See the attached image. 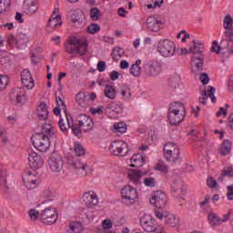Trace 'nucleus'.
Returning <instances> with one entry per match:
<instances>
[{
    "label": "nucleus",
    "instance_id": "1",
    "mask_svg": "<svg viewBox=\"0 0 233 233\" xmlns=\"http://www.w3.org/2000/svg\"><path fill=\"white\" fill-rule=\"evenodd\" d=\"M54 137V127L50 123H45L40 133L31 137L33 146L39 152H46L50 148V138Z\"/></svg>",
    "mask_w": 233,
    "mask_h": 233
},
{
    "label": "nucleus",
    "instance_id": "2",
    "mask_svg": "<svg viewBox=\"0 0 233 233\" xmlns=\"http://www.w3.org/2000/svg\"><path fill=\"white\" fill-rule=\"evenodd\" d=\"M66 54L76 52L79 56H85L88 52V40L85 37L71 36L69 44L65 46Z\"/></svg>",
    "mask_w": 233,
    "mask_h": 233
},
{
    "label": "nucleus",
    "instance_id": "3",
    "mask_svg": "<svg viewBox=\"0 0 233 233\" xmlns=\"http://www.w3.org/2000/svg\"><path fill=\"white\" fill-rule=\"evenodd\" d=\"M167 119L173 127L181 125L185 119V106L181 102H174L168 108Z\"/></svg>",
    "mask_w": 233,
    "mask_h": 233
},
{
    "label": "nucleus",
    "instance_id": "4",
    "mask_svg": "<svg viewBox=\"0 0 233 233\" xmlns=\"http://www.w3.org/2000/svg\"><path fill=\"white\" fill-rule=\"evenodd\" d=\"M189 54H193L191 58L192 68H197L198 72L203 70L205 65V55H203V44L193 41V46L189 47Z\"/></svg>",
    "mask_w": 233,
    "mask_h": 233
},
{
    "label": "nucleus",
    "instance_id": "5",
    "mask_svg": "<svg viewBox=\"0 0 233 233\" xmlns=\"http://www.w3.org/2000/svg\"><path fill=\"white\" fill-rule=\"evenodd\" d=\"M163 63L159 60H148L144 63L143 69L148 77H157L161 74Z\"/></svg>",
    "mask_w": 233,
    "mask_h": 233
},
{
    "label": "nucleus",
    "instance_id": "6",
    "mask_svg": "<svg viewBox=\"0 0 233 233\" xmlns=\"http://www.w3.org/2000/svg\"><path fill=\"white\" fill-rule=\"evenodd\" d=\"M157 52L163 57H172L176 54V44L169 39L160 40L157 46Z\"/></svg>",
    "mask_w": 233,
    "mask_h": 233
},
{
    "label": "nucleus",
    "instance_id": "7",
    "mask_svg": "<svg viewBox=\"0 0 233 233\" xmlns=\"http://www.w3.org/2000/svg\"><path fill=\"white\" fill-rule=\"evenodd\" d=\"M164 156L167 161H171L172 163H176V161L179 160V147L174 142H167L164 147Z\"/></svg>",
    "mask_w": 233,
    "mask_h": 233
},
{
    "label": "nucleus",
    "instance_id": "8",
    "mask_svg": "<svg viewBox=\"0 0 233 233\" xmlns=\"http://www.w3.org/2000/svg\"><path fill=\"white\" fill-rule=\"evenodd\" d=\"M109 152L112 156H127V152H128V145L123 140H115L110 144Z\"/></svg>",
    "mask_w": 233,
    "mask_h": 233
},
{
    "label": "nucleus",
    "instance_id": "9",
    "mask_svg": "<svg viewBox=\"0 0 233 233\" xmlns=\"http://www.w3.org/2000/svg\"><path fill=\"white\" fill-rule=\"evenodd\" d=\"M9 97L15 101L16 105H25L28 101V96H26V89L25 87L12 88Z\"/></svg>",
    "mask_w": 233,
    "mask_h": 233
},
{
    "label": "nucleus",
    "instance_id": "10",
    "mask_svg": "<svg viewBox=\"0 0 233 233\" xmlns=\"http://www.w3.org/2000/svg\"><path fill=\"white\" fill-rule=\"evenodd\" d=\"M57 210L54 208H46L40 214V219L44 225H54V223L57 222Z\"/></svg>",
    "mask_w": 233,
    "mask_h": 233
},
{
    "label": "nucleus",
    "instance_id": "11",
    "mask_svg": "<svg viewBox=\"0 0 233 233\" xmlns=\"http://www.w3.org/2000/svg\"><path fill=\"white\" fill-rule=\"evenodd\" d=\"M48 165L52 172H61L65 162H63V157L57 153H53L48 159Z\"/></svg>",
    "mask_w": 233,
    "mask_h": 233
},
{
    "label": "nucleus",
    "instance_id": "12",
    "mask_svg": "<svg viewBox=\"0 0 233 233\" xmlns=\"http://www.w3.org/2000/svg\"><path fill=\"white\" fill-rule=\"evenodd\" d=\"M140 226L145 232H156V230H157L156 219H154L150 215H144L140 218Z\"/></svg>",
    "mask_w": 233,
    "mask_h": 233
},
{
    "label": "nucleus",
    "instance_id": "13",
    "mask_svg": "<svg viewBox=\"0 0 233 233\" xmlns=\"http://www.w3.org/2000/svg\"><path fill=\"white\" fill-rule=\"evenodd\" d=\"M69 165L73 167V168L80 170V174L82 176H88V174H92V167H90L86 163L82 162L79 158L75 157L74 159L69 160Z\"/></svg>",
    "mask_w": 233,
    "mask_h": 233
},
{
    "label": "nucleus",
    "instance_id": "14",
    "mask_svg": "<svg viewBox=\"0 0 233 233\" xmlns=\"http://www.w3.org/2000/svg\"><path fill=\"white\" fill-rule=\"evenodd\" d=\"M149 203L157 208H164L167 205V195L163 191H155Z\"/></svg>",
    "mask_w": 233,
    "mask_h": 233
},
{
    "label": "nucleus",
    "instance_id": "15",
    "mask_svg": "<svg viewBox=\"0 0 233 233\" xmlns=\"http://www.w3.org/2000/svg\"><path fill=\"white\" fill-rule=\"evenodd\" d=\"M222 50H227L228 54H233V46H230V42L227 39H222L220 44L218 41H213L211 46V52L219 54Z\"/></svg>",
    "mask_w": 233,
    "mask_h": 233
},
{
    "label": "nucleus",
    "instance_id": "16",
    "mask_svg": "<svg viewBox=\"0 0 233 233\" xmlns=\"http://www.w3.org/2000/svg\"><path fill=\"white\" fill-rule=\"evenodd\" d=\"M82 201L87 208H92L99 203V199L97 198V195L94 191L85 192L82 197Z\"/></svg>",
    "mask_w": 233,
    "mask_h": 233
},
{
    "label": "nucleus",
    "instance_id": "17",
    "mask_svg": "<svg viewBox=\"0 0 233 233\" xmlns=\"http://www.w3.org/2000/svg\"><path fill=\"white\" fill-rule=\"evenodd\" d=\"M78 126L84 129V132H89L94 128V120L87 115L82 114L76 117Z\"/></svg>",
    "mask_w": 233,
    "mask_h": 233
},
{
    "label": "nucleus",
    "instance_id": "18",
    "mask_svg": "<svg viewBox=\"0 0 233 233\" xmlns=\"http://www.w3.org/2000/svg\"><path fill=\"white\" fill-rule=\"evenodd\" d=\"M22 179L25 188L28 190H34L35 188H37V185H39L37 177L32 173H25L22 176Z\"/></svg>",
    "mask_w": 233,
    "mask_h": 233
},
{
    "label": "nucleus",
    "instance_id": "19",
    "mask_svg": "<svg viewBox=\"0 0 233 233\" xmlns=\"http://www.w3.org/2000/svg\"><path fill=\"white\" fill-rule=\"evenodd\" d=\"M121 196L122 199H127V201H136L139 197L137 189L128 185L122 188Z\"/></svg>",
    "mask_w": 233,
    "mask_h": 233
},
{
    "label": "nucleus",
    "instance_id": "20",
    "mask_svg": "<svg viewBox=\"0 0 233 233\" xmlns=\"http://www.w3.org/2000/svg\"><path fill=\"white\" fill-rule=\"evenodd\" d=\"M21 81L24 85L25 88L27 90H32L35 84L34 83V78H32V75L28 69H24L21 73Z\"/></svg>",
    "mask_w": 233,
    "mask_h": 233
},
{
    "label": "nucleus",
    "instance_id": "21",
    "mask_svg": "<svg viewBox=\"0 0 233 233\" xmlns=\"http://www.w3.org/2000/svg\"><path fill=\"white\" fill-rule=\"evenodd\" d=\"M28 161L31 168H41V167L44 165L43 157H41V156L35 152L29 155Z\"/></svg>",
    "mask_w": 233,
    "mask_h": 233
},
{
    "label": "nucleus",
    "instance_id": "22",
    "mask_svg": "<svg viewBox=\"0 0 233 233\" xmlns=\"http://www.w3.org/2000/svg\"><path fill=\"white\" fill-rule=\"evenodd\" d=\"M147 161V156L137 153L132 156L130 162L132 163L131 167H135L136 168H139L145 165Z\"/></svg>",
    "mask_w": 233,
    "mask_h": 233
},
{
    "label": "nucleus",
    "instance_id": "23",
    "mask_svg": "<svg viewBox=\"0 0 233 233\" xmlns=\"http://www.w3.org/2000/svg\"><path fill=\"white\" fill-rule=\"evenodd\" d=\"M123 108H125L123 103H112L107 107L108 113L111 114L112 117H118L119 116H121V114H123Z\"/></svg>",
    "mask_w": 233,
    "mask_h": 233
},
{
    "label": "nucleus",
    "instance_id": "24",
    "mask_svg": "<svg viewBox=\"0 0 233 233\" xmlns=\"http://www.w3.org/2000/svg\"><path fill=\"white\" fill-rule=\"evenodd\" d=\"M171 189H172L174 198H183V196L187 194V191L183 189V183L181 182L174 181L171 184Z\"/></svg>",
    "mask_w": 233,
    "mask_h": 233
},
{
    "label": "nucleus",
    "instance_id": "25",
    "mask_svg": "<svg viewBox=\"0 0 233 233\" xmlns=\"http://www.w3.org/2000/svg\"><path fill=\"white\" fill-rule=\"evenodd\" d=\"M146 26L150 32H159L161 30V23L156 20L154 16H149L147 19Z\"/></svg>",
    "mask_w": 233,
    "mask_h": 233
},
{
    "label": "nucleus",
    "instance_id": "26",
    "mask_svg": "<svg viewBox=\"0 0 233 233\" xmlns=\"http://www.w3.org/2000/svg\"><path fill=\"white\" fill-rule=\"evenodd\" d=\"M36 110L40 121H46V119H48V106L46 103L41 102Z\"/></svg>",
    "mask_w": 233,
    "mask_h": 233
},
{
    "label": "nucleus",
    "instance_id": "27",
    "mask_svg": "<svg viewBox=\"0 0 233 233\" xmlns=\"http://www.w3.org/2000/svg\"><path fill=\"white\" fill-rule=\"evenodd\" d=\"M232 152V142L228 139L224 140L218 148V153L220 156H228Z\"/></svg>",
    "mask_w": 233,
    "mask_h": 233
},
{
    "label": "nucleus",
    "instance_id": "28",
    "mask_svg": "<svg viewBox=\"0 0 233 233\" xmlns=\"http://www.w3.org/2000/svg\"><path fill=\"white\" fill-rule=\"evenodd\" d=\"M142 177H143V172L137 169H133L128 173V177L131 183H134V185H141Z\"/></svg>",
    "mask_w": 233,
    "mask_h": 233
},
{
    "label": "nucleus",
    "instance_id": "29",
    "mask_svg": "<svg viewBox=\"0 0 233 233\" xmlns=\"http://www.w3.org/2000/svg\"><path fill=\"white\" fill-rule=\"evenodd\" d=\"M6 177H8L6 169H0V188L3 192H8L9 189Z\"/></svg>",
    "mask_w": 233,
    "mask_h": 233
},
{
    "label": "nucleus",
    "instance_id": "30",
    "mask_svg": "<svg viewBox=\"0 0 233 233\" xmlns=\"http://www.w3.org/2000/svg\"><path fill=\"white\" fill-rule=\"evenodd\" d=\"M165 223L168 227H177V225H179V218L172 213L167 212L165 214Z\"/></svg>",
    "mask_w": 233,
    "mask_h": 233
},
{
    "label": "nucleus",
    "instance_id": "31",
    "mask_svg": "<svg viewBox=\"0 0 233 233\" xmlns=\"http://www.w3.org/2000/svg\"><path fill=\"white\" fill-rule=\"evenodd\" d=\"M23 8L31 14H35L37 12V0H24Z\"/></svg>",
    "mask_w": 233,
    "mask_h": 233
},
{
    "label": "nucleus",
    "instance_id": "32",
    "mask_svg": "<svg viewBox=\"0 0 233 233\" xmlns=\"http://www.w3.org/2000/svg\"><path fill=\"white\" fill-rule=\"evenodd\" d=\"M76 99L80 108H86L88 106V95L86 93L80 92L76 94Z\"/></svg>",
    "mask_w": 233,
    "mask_h": 233
},
{
    "label": "nucleus",
    "instance_id": "33",
    "mask_svg": "<svg viewBox=\"0 0 233 233\" xmlns=\"http://www.w3.org/2000/svg\"><path fill=\"white\" fill-rule=\"evenodd\" d=\"M233 19L230 15H227L224 18V24L223 26L225 28L224 35H230L233 31L232 27Z\"/></svg>",
    "mask_w": 233,
    "mask_h": 233
},
{
    "label": "nucleus",
    "instance_id": "34",
    "mask_svg": "<svg viewBox=\"0 0 233 233\" xmlns=\"http://www.w3.org/2000/svg\"><path fill=\"white\" fill-rule=\"evenodd\" d=\"M141 60L137 59L136 63L131 66L129 72L134 77H139L141 76Z\"/></svg>",
    "mask_w": 233,
    "mask_h": 233
},
{
    "label": "nucleus",
    "instance_id": "35",
    "mask_svg": "<svg viewBox=\"0 0 233 233\" xmlns=\"http://www.w3.org/2000/svg\"><path fill=\"white\" fill-rule=\"evenodd\" d=\"M66 231L68 233H81L83 232V224L81 222H71Z\"/></svg>",
    "mask_w": 233,
    "mask_h": 233
},
{
    "label": "nucleus",
    "instance_id": "36",
    "mask_svg": "<svg viewBox=\"0 0 233 233\" xmlns=\"http://www.w3.org/2000/svg\"><path fill=\"white\" fill-rule=\"evenodd\" d=\"M104 96L108 99H114L116 97L117 93L116 92V87L111 85H106L104 88Z\"/></svg>",
    "mask_w": 233,
    "mask_h": 233
},
{
    "label": "nucleus",
    "instance_id": "37",
    "mask_svg": "<svg viewBox=\"0 0 233 233\" xmlns=\"http://www.w3.org/2000/svg\"><path fill=\"white\" fill-rule=\"evenodd\" d=\"M208 219L212 227H218V225H222L221 218H219V216L214 212L208 214Z\"/></svg>",
    "mask_w": 233,
    "mask_h": 233
},
{
    "label": "nucleus",
    "instance_id": "38",
    "mask_svg": "<svg viewBox=\"0 0 233 233\" xmlns=\"http://www.w3.org/2000/svg\"><path fill=\"white\" fill-rule=\"evenodd\" d=\"M125 51L121 47H115L111 53V57L114 61H118L119 58L123 57Z\"/></svg>",
    "mask_w": 233,
    "mask_h": 233
},
{
    "label": "nucleus",
    "instance_id": "39",
    "mask_svg": "<svg viewBox=\"0 0 233 233\" xmlns=\"http://www.w3.org/2000/svg\"><path fill=\"white\" fill-rule=\"evenodd\" d=\"M227 221H230L231 225H233V209H228V211L220 218L221 224L227 223Z\"/></svg>",
    "mask_w": 233,
    "mask_h": 233
},
{
    "label": "nucleus",
    "instance_id": "40",
    "mask_svg": "<svg viewBox=\"0 0 233 233\" xmlns=\"http://www.w3.org/2000/svg\"><path fill=\"white\" fill-rule=\"evenodd\" d=\"M233 177V167H228L223 170L220 177H218V181H223V177Z\"/></svg>",
    "mask_w": 233,
    "mask_h": 233
},
{
    "label": "nucleus",
    "instance_id": "41",
    "mask_svg": "<svg viewBox=\"0 0 233 233\" xmlns=\"http://www.w3.org/2000/svg\"><path fill=\"white\" fill-rule=\"evenodd\" d=\"M101 17V11L97 7H93L90 10V18L92 21H99Z\"/></svg>",
    "mask_w": 233,
    "mask_h": 233
},
{
    "label": "nucleus",
    "instance_id": "42",
    "mask_svg": "<svg viewBox=\"0 0 233 233\" xmlns=\"http://www.w3.org/2000/svg\"><path fill=\"white\" fill-rule=\"evenodd\" d=\"M85 147L81 144H75L74 153L76 157H81V156H85Z\"/></svg>",
    "mask_w": 233,
    "mask_h": 233
},
{
    "label": "nucleus",
    "instance_id": "43",
    "mask_svg": "<svg viewBox=\"0 0 233 233\" xmlns=\"http://www.w3.org/2000/svg\"><path fill=\"white\" fill-rule=\"evenodd\" d=\"M18 46H26V45H28V36L26 35V34H23L20 33L18 35Z\"/></svg>",
    "mask_w": 233,
    "mask_h": 233
},
{
    "label": "nucleus",
    "instance_id": "44",
    "mask_svg": "<svg viewBox=\"0 0 233 233\" xmlns=\"http://www.w3.org/2000/svg\"><path fill=\"white\" fill-rule=\"evenodd\" d=\"M115 132H119L120 134H125L127 132V124L123 122L114 124Z\"/></svg>",
    "mask_w": 233,
    "mask_h": 233
},
{
    "label": "nucleus",
    "instance_id": "45",
    "mask_svg": "<svg viewBox=\"0 0 233 233\" xmlns=\"http://www.w3.org/2000/svg\"><path fill=\"white\" fill-rule=\"evenodd\" d=\"M8 83H10L8 76L0 75V90H5L8 86Z\"/></svg>",
    "mask_w": 233,
    "mask_h": 233
},
{
    "label": "nucleus",
    "instance_id": "46",
    "mask_svg": "<svg viewBox=\"0 0 233 233\" xmlns=\"http://www.w3.org/2000/svg\"><path fill=\"white\" fill-rule=\"evenodd\" d=\"M85 19V15L82 12H75L72 16L73 23H83Z\"/></svg>",
    "mask_w": 233,
    "mask_h": 233
},
{
    "label": "nucleus",
    "instance_id": "47",
    "mask_svg": "<svg viewBox=\"0 0 233 233\" xmlns=\"http://www.w3.org/2000/svg\"><path fill=\"white\" fill-rule=\"evenodd\" d=\"M7 44L9 46H11V48H14V46H19L17 38H15L14 35H9L7 36Z\"/></svg>",
    "mask_w": 233,
    "mask_h": 233
},
{
    "label": "nucleus",
    "instance_id": "48",
    "mask_svg": "<svg viewBox=\"0 0 233 233\" xmlns=\"http://www.w3.org/2000/svg\"><path fill=\"white\" fill-rule=\"evenodd\" d=\"M11 1L10 0H0V14H5L8 6H10Z\"/></svg>",
    "mask_w": 233,
    "mask_h": 233
},
{
    "label": "nucleus",
    "instance_id": "49",
    "mask_svg": "<svg viewBox=\"0 0 233 233\" xmlns=\"http://www.w3.org/2000/svg\"><path fill=\"white\" fill-rule=\"evenodd\" d=\"M99 30H101V26L97 24H90L87 26L88 34H96V32H99Z\"/></svg>",
    "mask_w": 233,
    "mask_h": 233
},
{
    "label": "nucleus",
    "instance_id": "50",
    "mask_svg": "<svg viewBox=\"0 0 233 233\" xmlns=\"http://www.w3.org/2000/svg\"><path fill=\"white\" fill-rule=\"evenodd\" d=\"M61 25H63V22H61V20H49L48 21V26H47V30L49 28H57V26H61Z\"/></svg>",
    "mask_w": 233,
    "mask_h": 233
},
{
    "label": "nucleus",
    "instance_id": "51",
    "mask_svg": "<svg viewBox=\"0 0 233 233\" xmlns=\"http://www.w3.org/2000/svg\"><path fill=\"white\" fill-rule=\"evenodd\" d=\"M8 143V136L6 132L0 131V147H5Z\"/></svg>",
    "mask_w": 233,
    "mask_h": 233
},
{
    "label": "nucleus",
    "instance_id": "52",
    "mask_svg": "<svg viewBox=\"0 0 233 233\" xmlns=\"http://www.w3.org/2000/svg\"><path fill=\"white\" fill-rule=\"evenodd\" d=\"M144 184L146 185V187H150L152 188L153 187H156V178L152 177H146L144 179Z\"/></svg>",
    "mask_w": 233,
    "mask_h": 233
},
{
    "label": "nucleus",
    "instance_id": "53",
    "mask_svg": "<svg viewBox=\"0 0 233 233\" xmlns=\"http://www.w3.org/2000/svg\"><path fill=\"white\" fill-rule=\"evenodd\" d=\"M71 128H72V132H73L74 136H76V137L80 138L82 136L81 127L75 125V126H72Z\"/></svg>",
    "mask_w": 233,
    "mask_h": 233
},
{
    "label": "nucleus",
    "instance_id": "54",
    "mask_svg": "<svg viewBox=\"0 0 233 233\" xmlns=\"http://www.w3.org/2000/svg\"><path fill=\"white\" fill-rule=\"evenodd\" d=\"M56 104L59 108H62V110H66V105H65V101H63V98L60 96H57V94H56Z\"/></svg>",
    "mask_w": 233,
    "mask_h": 233
},
{
    "label": "nucleus",
    "instance_id": "55",
    "mask_svg": "<svg viewBox=\"0 0 233 233\" xmlns=\"http://www.w3.org/2000/svg\"><path fill=\"white\" fill-rule=\"evenodd\" d=\"M169 86L176 90V88H179V80L177 78H170L169 79Z\"/></svg>",
    "mask_w": 233,
    "mask_h": 233
},
{
    "label": "nucleus",
    "instance_id": "56",
    "mask_svg": "<svg viewBox=\"0 0 233 233\" xmlns=\"http://www.w3.org/2000/svg\"><path fill=\"white\" fill-rule=\"evenodd\" d=\"M29 218L33 221H36V219H38V218H39V211H37L35 209H30L29 210Z\"/></svg>",
    "mask_w": 233,
    "mask_h": 233
},
{
    "label": "nucleus",
    "instance_id": "57",
    "mask_svg": "<svg viewBox=\"0 0 233 233\" xmlns=\"http://www.w3.org/2000/svg\"><path fill=\"white\" fill-rule=\"evenodd\" d=\"M102 227L104 230H108L109 228H112V220L110 219L103 220Z\"/></svg>",
    "mask_w": 233,
    "mask_h": 233
},
{
    "label": "nucleus",
    "instance_id": "58",
    "mask_svg": "<svg viewBox=\"0 0 233 233\" xmlns=\"http://www.w3.org/2000/svg\"><path fill=\"white\" fill-rule=\"evenodd\" d=\"M199 79L204 85H208V81H210V78L208 77V75L207 73L201 74Z\"/></svg>",
    "mask_w": 233,
    "mask_h": 233
},
{
    "label": "nucleus",
    "instance_id": "59",
    "mask_svg": "<svg viewBox=\"0 0 233 233\" xmlns=\"http://www.w3.org/2000/svg\"><path fill=\"white\" fill-rule=\"evenodd\" d=\"M59 9H55L49 18V20H61V15H57Z\"/></svg>",
    "mask_w": 233,
    "mask_h": 233
},
{
    "label": "nucleus",
    "instance_id": "60",
    "mask_svg": "<svg viewBox=\"0 0 233 233\" xmlns=\"http://www.w3.org/2000/svg\"><path fill=\"white\" fill-rule=\"evenodd\" d=\"M98 72H105L106 70V63L105 61H99L97 64Z\"/></svg>",
    "mask_w": 233,
    "mask_h": 233
},
{
    "label": "nucleus",
    "instance_id": "61",
    "mask_svg": "<svg viewBox=\"0 0 233 233\" xmlns=\"http://www.w3.org/2000/svg\"><path fill=\"white\" fill-rule=\"evenodd\" d=\"M216 185H218V181L213 177L208 178V187H209V188H216Z\"/></svg>",
    "mask_w": 233,
    "mask_h": 233
},
{
    "label": "nucleus",
    "instance_id": "62",
    "mask_svg": "<svg viewBox=\"0 0 233 233\" xmlns=\"http://www.w3.org/2000/svg\"><path fill=\"white\" fill-rule=\"evenodd\" d=\"M227 198L229 201L233 200V186H228Z\"/></svg>",
    "mask_w": 233,
    "mask_h": 233
},
{
    "label": "nucleus",
    "instance_id": "63",
    "mask_svg": "<svg viewBox=\"0 0 233 233\" xmlns=\"http://www.w3.org/2000/svg\"><path fill=\"white\" fill-rule=\"evenodd\" d=\"M157 170H159L160 172H168V167L163 164V163H159L157 166Z\"/></svg>",
    "mask_w": 233,
    "mask_h": 233
},
{
    "label": "nucleus",
    "instance_id": "64",
    "mask_svg": "<svg viewBox=\"0 0 233 233\" xmlns=\"http://www.w3.org/2000/svg\"><path fill=\"white\" fill-rule=\"evenodd\" d=\"M89 112L93 114V116H96V114H103V108L101 107H91L89 109Z\"/></svg>",
    "mask_w": 233,
    "mask_h": 233
}]
</instances>
